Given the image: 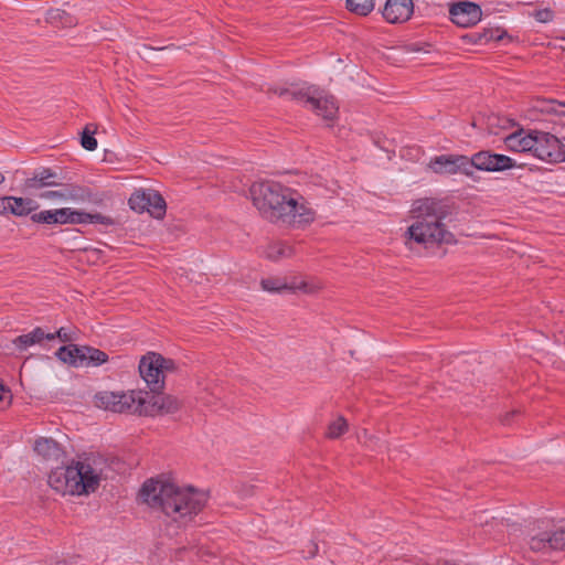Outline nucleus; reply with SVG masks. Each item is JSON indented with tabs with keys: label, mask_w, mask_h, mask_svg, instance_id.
I'll list each match as a JSON object with an SVG mask.
<instances>
[{
	"label": "nucleus",
	"mask_w": 565,
	"mask_h": 565,
	"mask_svg": "<svg viewBox=\"0 0 565 565\" xmlns=\"http://www.w3.org/2000/svg\"><path fill=\"white\" fill-rule=\"evenodd\" d=\"M66 194L65 200H72L75 202H96L95 194L87 186L76 184H65Z\"/></svg>",
	"instance_id": "obj_23"
},
{
	"label": "nucleus",
	"mask_w": 565,
	"mask_h": 565,
	"mask_svg": "<svg viewBox=\"0 0 565 565\" xmlns=\"http://www.w3.org/2000/svg\"><path fill=\"white\" fill-rule=\"evenodd\" d=\"M535 130L524 134L523 129L515 131L504 138V143L510 151L533 152Z\"/></svg>",
	"instance_id": "obj_17"
},
{
	"label": "nucleus",
	"mask_w": 565,
	"mask_h": 565,
	"mask_svg": "<svg viewBox=\"0 0 565 565\" xmlns=\"http://www.w3.org/2000/svg\"><path fill=\"white\" fill-rule=\"evenodd\" d=\"M180 401L172 395H163L161 393H153V395L146 398V409L151 413L145 416H156L157 414H173L180 409Z\"/></svg>",
	"instance_id": "obj_15"
},
{
	"label": "nucleus",
	"mask_w": 565,
	"mask_h": 565,
	"mask_svg": "<svg viewBox=\"0 0 565 565\" xmlns=\"http://www.w3.org/2000/svg\"><path fill=\"white\" fill-rule=\"evenodd\" d=\"M139 495L150 508L161 510L173 522L181 524L191 522L207 502L206 493L193 487L180 488L153 479L142 484Z\"/></svg>",
	"instance_id": "obj_4"
},
{
	"label": "nucleus",
	"mask_w": 565,
	"mask_h": 565,
	"mask_svg": "<svg viewBox=\"0 0 565 565\" xmlns=\"http://www.w3.org/2000/svg\"><path fill=\"white\" fill-rule=\"evenodd\" d=\"M55 565H67L65 561H58Z\"/></svg>",
	"instance_id": "obj_47"
},
{
	"label": "nucleus",
	"mask_w": 565,
	"mask_h": 565,
	"mask_svg": "<svg viewBox=\"0 0 565 565\" xmlns=\"http://www.w3.org/2000/svg\"><path fill=\"white\" fill-rule=\"evenodd\" d=\"M147 392L129 391V392H100L95 395V404L105 411L119 414H137L145 416L151 413L146 409Z\"/></svg>",
	"instance_id": "obj_6"
},
{
	"label": "nucleus",
	"mask_w": 565,
	"mask_h": 565,
	"mask_svg": "<svg viewBox=\"0 0 565 565\" xmlns=\"http://www.w3.org/2000/svg\"><path fill=\"white\" fill-rule=\"evenodd\" d=\"M81 145L84 149L89 151H93L97 148V140L94 137V131H90L87 127L82 132Z\"/></svg>",
	"instance_id": "obj_35"
},
{
	"label": "nucleus",
	"mask_w": 565,
	"mask_h": 565,
	"mask_svg": "<svg viewBox=\"0 0 565 565\" xmlns=\"http://www.w3.org/2000/svg\"><path fill=\"white\" fill-rule=\"evenodd\" d=\"M87 216H89V213L72 210L70 224H88L89 218Z\"/></svg>",
	"instance_id": "obj_39"
},
{
	"label": "nucleus",
	"mask_w": 565,
	"mask_h": 565,
	"mask_svg": "<svg viewBox=\"0 0 565 565\" xmlns=\"http://www.w3.org/2000/svg\"><path fill=\"white\" fill-rule=\"evenodd\" d=\"M348 430V423L344 417L339 416L328 426L327 437L331 439L339 438Z\"/></svg>",
	"instance_id": "obj_30"
},
{
	"label": "nucleus",
	"mask_w": 565,
	"mask_h": 565,
	"mask_svg": "<svg viewBox=\"0 0 565 565\" xmlns=\"http://www.w3.org/2000/svg\"><path fill=\"white\" fill-rule=\"evenodd\" d=\"M532 154L548 163L565 162V145L550 132L535 130Z\"/></svg>",
	"instance_id": "obj_7"
},
{
	"label": "nucleus",
	"mask_w": 565,
	"mask_h": 565,
	"mask_svg": "<svg viewBox=\"0 0 565 565\" xmlns=\"http://www.w3.org/2000/svg\"><path fill=\"white\" fill-rule=\"evenodd\" d=\"M249 193L262 217L273 224L302 228L316 220L317 213L308 200L279 182L254 183Z\"/></svg>",
	"instance_id": "obj_1"
},
{
	"label": "nucleus",
	"mask_w": 565,
	"mask_h": 565,
	"mask_svg": "<svg viewBox=\"0 0 565 565\" xmlns=\"http://www.w3.org/2000/svg\"><path fill=\"white\" fill-rule=\"evenodd\" d=\"M376 0H345L347 9L356 15L367 17L375 8Z\"/></svg>",
	"instance_id": "obj_28"
},
{
	"label": "nucleus",
	"mask_w": 565,
	"mask_h": 565,
	"mask_svg": "<svg viewBox=\"0 0 565 565\" xmlns=\"http://www.w3.org/2000/svg\"><path fill=\"white\" fill-rule=\"evenodd\" d=\"M10 209L9 213L15 216L29 215L31 212L39 207V204L32 199L10 196Z\"/></svg>",
	"instance_id": "obj_24"
},
{
	"label": "nucleus",
	"mask_w": 565,
	"mask_h": 565,
	"mask_svg": "<svg viewBox=\"0 0 565 565\" xmlns=\"http://www.w3.org/2000/svg\"><path fill=\"white\" fill-rule=\"evenodd\" d=\"M249 193L262 217L273 224L302 228L316 220L317 213L308 200L279 182L254 183Z\"/></svg>",
	"instance_id": "obj_2"
},
{
	"label": "nucleus",
	"mask_w": 565,
	"mask_h": 565,
	"mask_svg": "<svg viewBox=\"0 0 565 565\" xmlns=\"http://www.w3.org/2000/svg\"><path fill=\"white\" fill-rule=\"evenodd\" d=\"M11 391L0 381V405H9L11 403Z\"/></svg>",
	"instance_id": "obj_41"
},
{
	"label": "nucleus",
	"mask_w": 565,
	"mask_h": 565,
	"mask_svg": "<svg viewBox=\"0 0 565 565\" xmlns=\"http://www.w3.org/2000/svg\"><path fill=\"white\" fill-rule=\"evenodd\" d=\"M100 478L90 465L73 461L72 465L57 467L49 475V484L62 494L81 495L95 492Z\"/></svg>",
	"instance_id": "obj_5"
},
{
	"label": "nucleus",
	"mask_w": 565,
	"mask_h": 565,
	"mask_svg": "<svg viewBox=\"0 0 565 565\" xmlns=\"http://www.w3.org/2000/svg\"><path fill=\"white\" fill-rule=\"evenodd\" d=\"M54 334L62 342H71L73 340V335L65 328H60Z\"/></svg>",
	"instance_id": "obj_42"
},
{
	"label": "nucleus",
	"mask_w": 565,
	"mask_h": 565,
	"mask_svg": "<svg viewBox=\"0 0 565 565\" xmlns=\"http://www.w3.org/2000/svg\"><path fill=\"white\" fill-rule=\"evenodd\" d=\"M55 355L63 363H67L74 367H81L85 364V362H83V345L72 343L63 345L56 351Z\"/></svg>",
	"instance_id": "obj_21"
},
{
	"label": "nucleus",
	"mask_w": 565,
	"mask_h": 565,
	"mask_svg": "<svg viewBox=\"0 0 565 565\" xmlns=\"http://www.w3.org/2000/svg\"><path fill=\"white\" fill-rule=\"evenodd\" d=\"M307 107L324 120H333L339 110L334 97L324 95L318 87Z\"/></svg>",
	"instance_id": "obj_14"
},
{
	"label": "nucleus",
	"mask_w": 565,
	"mask_h": 565,
	"mask_svg": "<svg viewBox=\"0 0 565 565\" xmlns=\"http://www.w3.org/2000/svg\"><path fill=\"white\" fill-rule=\"evenodd\" d=\"M148 193H150V190H137L135 191L129 200L128 204L131 210L142 213L145 211L148 212L149 209V196Z\"/></svg>",
	"instance_id": "obj_29"
},
{
	"label": "nucleus",
	"mask_w": 565,
	"mask_h": 565,
	"mask_svg": "<svg viewBox=\"0 0 565 565\" xmlns=\"http://www.w3.org/2000/svg\"><path fill=\"white\" fill-rule=\"evenodd\" d=\"M532 15L537 22L548 23L554 19V12L550 8L535 10Z\"/></svg>",
	"instance_id": "obj_36"
},
{
	"label": "nucleus",
	"mask_w": 565,
	"mask_h": 565,
	"mask_svg": "<svg viewBox=\"0 0 565 565\" xmlns=\"http://www.w3.org/2000/svg\"><path fill=\"white\" fill-rule=\"evenodd\" d=\"M454 210V204L445 199L423 198L414 201L411 210L414 222L405 232L406 245L409 248L413 244L433 248L455 244V235L446 223Z\"/></svg>",
	"instance_id": "obj_3"
},
{
	"label": "nucleus",
	"mask_w": 565,
	"mask_h": 565,
	"mask_svg": "<svg viewBox=\"0 0 565 565\" xmlns=\"http://www.w3.org/2000/svg\"><path fill=\"white\" fill-rule=\"evenodd\" d=\"M158 358H159V367L161 369L160 371H161V376L163 377V380L166 379V375L168 373H174L178 371V364L175 363L174 360L164 358L160 353H158Z\"/></svg>",
	"instance_id": "obj_34"
},
{
	"label": "nucleus",
	"mask_w": 565,
	"mask_h": 565,
	"mask_svg": "<svg viewBox=\"0 0 565 565\" xmlns=\"http://www.w3.org/2000/svg\"><path fill=\"white\" fill-rule=\"evenodd\" d=\"M450 20L460 28H471L481 21V7L471 1H458L449 6Z\"/></svg>",
	"instance_id": "obj_11"
},
{
	"label": "nucleus",
	"mask_w": 565,
	"mask_h": 565,
	"mask_svg": "<svg viewBox=\"0 0 565 565\" xmlns=\"http://www.w3.org/2000/svg\"><path fill=\"white\" fill-rule=\"evenodd\" d=\"M10 202H11L10 196L0 198V214L9 213Z\"/></svg>",
	"instance_id": "obj_43"
},
{
	"label": "nucleus",
	"mask_w": 565,
	"mask_h": 565,
	"mask_svg": "<svg viewBox=\"0 0 565 565\" xmlns=\"http://www.w3.org/2000/svg\"><path fill=\"white\" fill-rule=\"evenodd\" d=\"M6 180L4 175L0 172V184L3 183Z\"/></svg>",
	"instance_id": "obj_46"
},
{
	"label": "nucleus",
	"mask_w": 565,
	"mask_h": 565,
	"mask_svg": "<svg viewBox=\"0 0 565 565\" xmlns=\"http://www.w3.org/2000/svg\"><path fill=\"white\" fill-rule=\"evenodd\" d=\"M529 546L534 552L565 550V529L542 531L530 537Z\"/></svg>",
	"instance_id": "obj_12"
},
{
	"label": "nucleus",
	"mask_w": 565,
	"mask_h": 565,
	"mask_svg": "<svg viewBox=\"0 0 565 565\" xmlns=\"http://www.w3.org/2000/svg\"><path fill=\"white\" fill-rule=\"evenodd\" d=\"M54 211H55L56 224H70L72 209L62 207V209H56Z\"/></svg>",
	"instance_id": "obj_38"
},
{
	"label": "nucleus",
	"mask_w": 565,
	"mask_h": 565,
	"mask_svg": "<svg viewBox=\"0 0 565 565\" xmlns=\"http://www.w3.org/2000/svg\"><path fill=\"white\" fill-rule=\"evenodd\" d=\"M316 89L317 87L313 85L298 87L291 84L290 87L269 86L267 93L278 95L279 97H287L291 100L299 102L307 107L308 103L312 99V95Z\"/></svg>",
	"instance_id": "obj_16"
},
{
	"label": "nucleus",
	"mask_w": 565,
	"mask_h": 565,
	"mask_svg": "<svg viewBox=\"0 0 565 565\" xmlns=\"http://www.w3.org/2000/svg\"><path fill=\"white\" fill-rule=\"evenodd\" d=\"M62 194H66V191H65V184H62V188L60 190H56V191H46V192H43L40 196L43 198V199H60V200H65V196L62 195Z\"/></svg>",
	"instance_id": "obj_40"
},
{
	"label": "nucleus",
	"mask_w": 565,
	"mask_h": 565,
	"mask_svg": "<svg viewBox=\"0 0 565 565\" xmlns=\"http://www.w3.org/2000/svg\"><path fill=\"white\" fill-rule=\"evenodd\" d=\"M83 362H85L84 366H98L107 362L108 355L96 348L83 345Z\"/></svg>",
	"instance_id": "obj_27"
},
{
	"label": "nucleus",
	"mask_w": 565,
	"mask_h": 565,
	"mask_svg": "<svg viewBox=\"0 0 565 565\" xmlns=\"http://www.w3.org/2000/svg\"><path fill=\"white\" fill-rule=\"evenodd\" d=\"M34 451L45 460L58 461L65 455L61 445L51 437H40L34 443Z\"/></svg>",
	"instance_id": "obj_18"
},
{
	"label": "nucleus",
	"mask_w": 565,
	"mask_h": 565,
	"mask_svg": "<svg viewBox=\"0 0 565 565\" xmlns=\"http://www.w3.org/2000/svg\"><path fill=\"white\" fill-rule=\"evenodd\" d=\"M414 13L413 0H386L382 15L386 22L396 24L408 21Z\"/></svg>",
	"instance_id": "obj_13"
},
{
	"label": "nucleus",
	"mask_w": 565,
	"mask_h": 565,
	"mask_svg": "<svg viewBox=\"0 0 565 565\" xmlns=\"http://www.w3.org/2000/svg\"><path fill=\"white\" fill-rule=\"evenodd\" d=\"M429 167L436 173L440 174H456L463 173L467 177L473 175V170H470L469 157L463 154H440L431 159Z\"/></svg>",
	"instance_id": "obj_9"
},
{
	"label": "nucleus",
	"mask_w": 565,
	"mask_h": 565,
	"mask_svg": "<svg viewBox=\"0 0 565 565\" xmlns=\"http://www.w3.org/2000/svg\"><path fill=\"white\" fill-rule=\"evenodd\" d=\"M505 32L499 28L497 29H483L482 32H476L470 35L472 42L475 44H488L489 42H498L501 41L504 36Z\"/></svg>",
	"instance_id": "obj_25"
},
{
	"label": "nucleus",
	"mask_w": 565,
	"mask_h": 565,
	"mask_svg": "<svg viewBox=\"0 0 565 565\" xmlns=\"http://www.w3.org/2000/svg\"><path fill=\"white\" fill-rule=\"evenodd\" d=\"M139 373L147 386L152 393H161L164 388L161 369L159 367V358L157 352H148L140 359Z\"/></svg>",
	"instance_id": "obj_10"
},
{
	"label": "nucleus",
	"mask_w": 565,
	"mask_h": 565,
	"mask_svg": "<svg viewBox=\"0 0 565 565\" xmlns=\"http://www.w3.org/2000/svg\"><path fill=\"white\" fill-rule=\"evenodd\" d=\"M44 339L52 341L55 339V334H46L41 327H36L31 332L17 337L12 343L19 351H23L31 345L41 343Z\"/></svg>",
	"instance_id": "obj_20"
},
{
	"label": "nucleus",
	"mask_w": 565,
	"mask_h": 565,
	"mask_svg": "<svg viewBox=\"0 0 565 565\" xmlns=\"http://www.w3.org/2000/svg\"><path fill=\"white\" fill-rule=\"evenodd\" d=\"M292 253V248L284 243H277L269 246L267 257L277 260L281 257H288Z\"/></svg>",
	"instance_id": "obj_31"
},
{
	"label": "nucleus",
	"mask_w": 565,
	"mask_h": 565,
	"mask_svg": "<svg viewBox=\"0 0 565 565\" xmlns=\"http://www.w3.org/2000/svg\"><path fill=\"white\" fill-rule=\"evenodd\" d=\"M516 414H519V412H518V411H513V412H511V413H507V414L501 418V423H502L503 425H510L512 417H514Z\"/></svg>",
	"instance_id": "obj_44"
},
{
	"label": "nucleus",
	"mask_w": 565,
	"mask_h": 565,
	"mask_svg": "<svg viewBox=\"0 0 565 565\" xmlns=\"http://www.w3.org/2000/svg\"><path fill=\"white\" fill-rule=\"evenodd\" d=\"M57 173L50 168H43L35 171L32 178L25 180L26 189H41L44 186L61 185L57 182Z\"/></svg>",
	"instance_id": "obj_19"
},
{
	"label": "nucleus",
	"mask_w": 565,
	"mask_h": 565,
	"mask_svg": "<svg viewBox=\"0 0 565 565\" xmlns=\"http://www.w3.org/2000/svg\"><path fill=\"white\" fill-rule=\"evenodd\" d=\"M260 285L264 290L269 291V292H282L285 290L292 289L291 287H289L287 284L282 282L278 278L263 279Z\"/></svg>",
	"instance_id": "obj_32"
},
{
	"label": "nucleus",
	"mask_w": 565,
	"mask_h": 565,
	"mask_svg": "<svg viewBox=\"0 0 565 565\" xmlns=\"http://www.w3.org/2000/svg\"><path fill=\"white\" fill-rule=\"evenodd\" d=\"M312 548H313V550H312V551H310V554H311V556H315V555H316V553H317V551H318V545H317V544H315V543H312Z\"/></svg>",
	"instance_id": "obj_45"
},
{
	"label": "nucleus",
	"mask_w": 565,
	"mask_h": 565,
	"mask_svg": "<svg viewBox=\"0 0 565 565\" xmlns=\"http://www.w3.org/2000/svg\"><path fill=\"white\" fill-rule=\"evenodd\" d=\"M88 223L90 224H103L105 226H111L115 225V220L110 216L103 215L100 213H89Z\"/></svg>",
	"instance_id": "obj_37"
},
{
	"label": "nucleus",
	"mask_w": 565,
	"mask_h": 565,
	"mask_svg": "<svg viewBox=\"0 0 565 565\" xmlns=\"http://www.w3.org/2000/svg\"><path fill=\"white\" fill-rule=\"evenodd\" d=\"M470 170L477 169L486 172H501L516 167V162L500 153L481 150L469 158Z\"/></svg>",
	"instance_id": "obj_8"
},
{
	"label": "nucleus",
	"mask_w": 565,
	"mask_h": 565,
	"mask_svg": "<svg viewBox=\"0 0 565 565\" xmlns=\"http://www.w3.org/2000/svg\"><path fill=\"white\" fill-rule=\"evenodd\" d=\"M31 220L34 223H42V224H49V225L56 224L55 211L54 210H45V211H41L39 213H34L31 215Z\"/></svg>",
	"instance_id": "obj_33"
},
{
	"label": "nucleus",
	"mask_w": 565,
	"mask_h": 565,
	"mask_svg": "<svg viewBox=\"0 0 565 565\" xmlns=\"http://www.w3.org/2000/svg\"><path fill=\"white\" fill-rule=\"evenodd\" d=\"M45 21L56 28H72L75 26L77 19L62 9H50L46 11Z\"/></svg>",
	"instance_id": "obj_22"
},
{
	"label": "nucleus",
	"mask_w": 565,
	"mask_h": 565,
	"mask_svg": "<svg viewBox=\"0 0 565 565\" xmlns=\"http://www.w3.org/2000/svg\"><path fill=\"white\" fill-rule=\"evenodd\" d=\"M149 196V209L148 212L151 216L154 218H162L166 215L167 204L162 195L154 191L150 190V193H148Z\"/></svg>",
	"instance_id": "obj_26"
}]
</instances>
